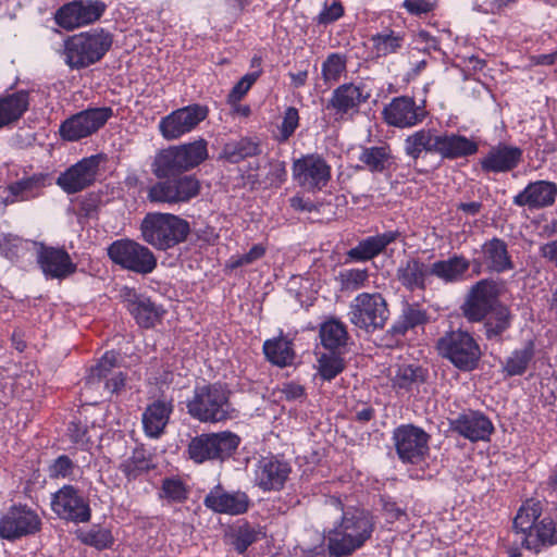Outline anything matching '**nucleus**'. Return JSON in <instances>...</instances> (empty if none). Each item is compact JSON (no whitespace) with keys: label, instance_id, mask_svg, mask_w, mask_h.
Listing matches in <instances>:
<instances>
[{"label":"nucleus","instance_id":"nucleus-19","mask_svg":"<svg viewBox=\"0 0 557 557\" xmlns=\"http://www.w3.org/2000/svg\"><path fill=\"white\" fill-rule=\"evenodd\" d=\"M100 156L84 158L62 172L57 185L66 194H76L89 187L96 181Z\"/></svg>","mask_w":557,"mask_h":557},{"label":"nucleus","instance_id":"nucleus-61","mask_svg":"<svg viewBox=\"0 0 557 557\" xmlns=\"http://www.w3.org/2000/svg\"><path fill=\"white\" fill-rule=\"evenodd\" d=\"M344 14V9L341 2L334 1L331 5H325L318 15L320 24H330L337 21Z\"/></svg>","mask_w":557,"mask_h":557},{"label":"nucleus","instance_id":"nucleus-43","mask_svg":"<svg viewBox=\"0 0 557 557\" xmlns=\"http://www.w3.org/2000/svg\"><path fill=\"white\" fill-rule=\"evenodd\" d=\"M534 357V346L529 342L525 346L515 349L506 359L503 371L508 376L522 375Z\"/></svg>","mask_w":557,"mask_h":557},{"label":"nucleus","instance_id":"nucleus-50","mask_svg":"<svg viewBox=\"0 0 557 557\" xmlns=\"http://www.w3.org/2000/svg\"><path fill=\"white\" fill-rule=\"evenodd\" d=\"M151 460L147 457L144 449H135L133 455L123 461L121 470L128 478H136L138 474L149 470Z\"/></svg>","mask_w":557,"mask_h":557},{"label":"nucleus","instance_id":"nucleus-32","mask_svg":"<svg viewBox=\"0 0 557 557\" xmlns=\"http://www.w3.org/2000/svg\"><path fill=\"white\" fill-rule=\"evenodd\" d=\"M173 405L166 400H156L149 405L143 413V425L147 436L159 437L166 426Z\"/></svg>","mask_w":557,"mask_h":557},{"label":"nucleus","instance_id":"nucleus-34","mask_svg":"<svg viewBox=\"0 0 557 557\" xmlns=\"http://www.w3.org/2000/svg\"><path fill=\"white\" fill-rule=\"evenodd\" d=\"M398 235V232L388 231L374 236H369L359 242L356 247L351 248L347 252V256L356 261L370 260L381 253L391 243L395 242Z\"/></svg>","mask_w":557,"mask_h":557},{"label":"nucleus","instance_id":"nucleus-42","mask_svg":"<svg viewBox=\"0 0 557 557\" xmlns=\"http://www.w3.org/2000/svg\"><path fill=\"white\" fill-rule=\"evenodd\" d=\"M263 351L267 359L278 367L290 364L294 359L292 343L284 337L265 341Z\"/></svg>","mask_w":557,"mask_h":557},{"label":"nucleus","instance_id":"nucleus-5","mask_svg":"<svg viewBox=\"0 0 557 557\" xmlns=\"http://www.w3.org/2000/svg\"><path fill=\"white\" fill-rule=\"evenodd\" d=\"M208 158V143L200 138L193 143L171 147L158 154L153 173L169 177L196 168Z\"/></svg>","mask_w":557,"mask_h":557},{"label":"nucleus","instance_id":"nucleus-2","mask_svg":"<svg viewBox=\"0 0 557 557\" xmlns=\"http://www.w3.org/2000/svg\"><path fill=\"white\" fill-rule=\"evenodd\" d=\"M186 408L191 418L202 423H220L235 417L230 392L219 384L196 387Z\"/></svg>","mask_w":557,"mask_h":557},{"label":"nucleus","instance_id":"nucleus-14","mask_svg":"<svg viewBox=\"0 0 557 557\" xmlns=\"http://www.w3.org/2000/svg\"><path fill=\"white\" fill-rule=\"evenodd\" d=\"M112 115V109L107 107L78 112L61 124V137L69 141H76L88 137L102 127Z\"/></svg>","mask_w":557,"mask_h":557},{"label":"nucleus","instance_id":"nucleus-25","mask_svg":"<svg viewBox=\"0 0 557 557\" xmlns=\"http://www.w3.org/2000/svg\"><path fill=\"white\" fill-rule=\"evenodd\" d=\"M557 185L549 181H535L528 184L523 190L513 197L512 202L518 207L531 210L549 207L555 202Z\"/></svg>","mask_w":557,"mask_h":557},{"label":"nucleus","instance_id":"nucleus-52","mask_svg":"<svg viewBox=\"0 0 557 557\" xmlns=\"http://www.w3.org/2000/svg\"><path fill=\"white\" fill-rule=\"evenodd\" d=\"M79 540L86 544L96 547L97 549H104L113 543V536L108 529L91 528L89 531L81 532Z\"/></svg>","mask_w":557,"mask_h":557},{"label":"nucleus","instance_id":"nucleus-40","mask_svg":"<svg viewBox=\"0 0 557 557\" xmlns=\"http://www.w3.org/2000/svg\"><path fill=\"white\" fill-rule=\"evenodd\" d=\"M541 513V502L535 499H528L518 510L513 520V528L516 529V534L522 546L524 534L531 531L534 532V527L536 525L535 521L540 518Z\"/></svg>","mask_w":557,"mask_h":557},{"label":"nucleus","instance_id":"nucleus-27","mask_svg":"<svg viewBox=\"0 0 557 557\" xmlns=\"http://www.w3.org/2000/svg\"><path fill=\"white\" fill-rule=\"evenodd\" d=\"M458 434L472 442L488 440L494 426L491 420L479 411H467L450 421Z\"/></svg>","mask_w":557,"mask_h":557},{"label":"nucleus","instance_id":"nucleus-3","mask_svg":"<svg viewBox=\"0 0 557 557\" xmlns=\"http://www.w3.org/2000/svg\"><path fill=\"white\" fill-rule=\"evenodd\" d=\"M112 42V35L103 28L73 35L64 42L65 63L71 69L87 67L101 60Z\"/></svg>","mask_w":557,"mask_h":557},{"label":"nucleus","instance_id":"nucleus-30","mask_svg":"<svg viewBox=\"0 0 557 557\" xmlns=\"http://www.w3.org/2000/svg\"><path fill=\"white\" fill-rule=\"evenodd\" d=\"M440 132L426 127L409 134L404 140L405 153L413 160L423 154H437Z\"/></svg>","mask_w":557,"mask_h":557},{"label":"nucleus","instance_id":"nucleus-26","mask_svg":"<svg viewBox=\"0 0 557 557\" xmlns=\"http://www.w3.org/2000/svg\"><path fill=\"white\" fill-rule=\"evenodd\" d=\"M37 261L47 278L62 280L76 271V264L63 249L44 247L38 252Z\"/></svg>","mask_w":557,"mask_h":557},{"label":"nucleus","instance_id":"nucleus-44","mask_svg":"<svg viewBox=\"0 0 557 557\" xmlns=\"http://www.w3.org/2000/svg\"><path fill=\"white\" fill-rule=\"evenodd\" d=\"M320 338L322 345L329 350H335L344 346L347 341L346 327L343 323L330 320L321 325Z\"/></svg>","mask_w":557,"mask_h":557},{"label":"nucleus","instance_id":"nucleus-51","mask_svg":"<svg viewBox=\"0 0 557 557\" xmlns=\"http://www.w3.org/2000/svg\"><path fill=\"white\" fill-rule=\"evenodd\" d=\"M260 535L259 530L249 524H244L232 533V544L239 554H243L251 544L258 541Z\"/></svg>","mask_w":557,"mask_h":557},{"label":"nucleus","instance_id":"nucleus-36","mask_svg":"<svg viewBox=\"0 0 557 557\" xmlns=\"http://www.w3.org/2000/svg\"><path fill=\"white\" fill-rule=\"evenodd\" d=\"M470 268V261L462 256L455 255L446 260L431 263L432 276L444 283H456L465 278Z\"/></svg>","mask_w":557,"mask_h":557},{"label":"nucleus","instance_id":"nucleus-47","mask_svg":"<svg viewBox=\"0 0 557 557\" xmlns=\"http://www.w3.org/2000/svg\"><path fill=\"white\" fill-rule=\"evenodd\" d=\"M258 152V146L246 139L230 141L224 145L222 149V158L231 163H237L248 157L255 156Z\"/></svg>","mask_w":557,"mask_h":557},{"label":"nucleus","instance_id":"nucleus-64","mask_svg":"<svg viewBox=\"0 0 557 557\" xmlns=\"http://www.w3.org/2000/svg\"><path fill=\"white\" fill-rule=\"evenodd\" d=\"M281 394L286 400H297L304 397L305 389L299 384L284 383L281 387Z\"/></svg>","mask_w":557,"mask_h":557},{"label":"nucleus","instance_id":"nucleus-53","mask_svg":"<svg viewBox=\"0 0 557 557\" xmlns=\"http://www.w3.org/2000/svg\"><path fill=\"white\" fill-rule=\"evenodd\" d=\"M338 276L343 289L357 290L366 286L369 273L367 269H346Z\"/></svg>","mask_w":557,"mask_h":557},{"label":"nucleus","instance_id":"nucleus-10","mask_svg":"<svg viewBox=\"0 0 557 557\" xmlns=\"http://www.w3.org/2000/svg\"><path fill=\"white\" fill-rule=\"evenodd\" d=\"M209 110L202 104H189L163 116L158 125L161 136L175 140L193 132L208 116Z\"/></svg>","mask_w":557,"mask_h":557},{"label":"nucleus","instance_id":"nucleus-28","mask_svg":"<svg viewBox=\"0 0 557 557\" xmlns=\"http://www.w3.org/2000/svg\"><path fill=\"white\" fill-rule=\"evenodd\" d=\"M121 296L140 326L151 327L159 320L160 310L148 298L138 296L134 289L128 287L121 289Z\"/></svg>","mask_w":557,"mask_h":557},{"label":"nucleus","instance_id":"nucleus-17","mask_svg":"<svg viewBox=\"0 0 557 557\" xmlns=\"http://www.w3.org/2000/svg\"><path fill=\"white\" fill-rule=\"evenodd\" d=\"M51 509L59 518L75 523L88 522L91 517L88 502L72 485H64L52 495Z\"/></svg>","mask_w":557,"mask_h":557},{"label":"nucleus","instance_id":"nucleus-23","mask_svg":"<svg viewBox=\"0 0 557 557\" xmlns=\"http://www.w3.org/2000/svg\"><path fill=\"white\" fill-rule=\"evenodd\" d=\"M290 466L276 457H262L255 467V483L263 491L281 490L289 476Z\"/></svg>","mask_w":557,"mask_h":557},{"label":"nucleus","instance_id":"nucleus-7","mask_svg":"<svg viewBox=\"0 0 557 557\" xmlns=\"http://www.w3.org/2000/svg\"><path fill=\"white\" fill-rule=\"evenodd\" d=\"M387 304L379 293H361L349 305L348 319L367 332L383 329L388 319Z\"/></svg>","mask_w":557,"mask_h":557},{"label":"nucleus","instance_id":"nucleus-38","mask_svg":"<svg viewBox=\"0 0 557 557\" xmlns=\"http://www.w3.org/2000/svg\"><path fill=\"white\" fill-rule=\"evenodd\" d=\"M557 544V521L550 517H544L531 531L523 536V547L539 552L542 546Z\"/></svg>","mask_w":557,"mask_h":557},{"label":"nucleus","instance_id":"nucleus-1","mask_svg":"<svg viewBox=\"0 0 557 557\" xmlns=\"http://www.w3.org/2000/svg\"><path fill=\"white\" fill-rule=\"evenodd\" d=\"M373 529V518L367 510L354 508L344 511L341 523L329 533L330 554L335 557L352 554L371 537Z\"/></svg>","mask_w":557,"mask_h":557},{"label":"nucleus","instance_id":"nucleus-56","mask_svg":"<svg viewBox=\"0 0 557 557\" xmlns=\"http://www.w3.org/2000/svg\"><path fill=\"white\" fill-rule=\"evenodd\" d=\"M344 369L343 360L334 354H324L319 359V373L324 380L331 381Z\"/></svg>","mask_w":557,"mask_h":557},{"label":"nucleus","instance_id":"nucleus-20","mask_svg":"<svg viewBox=\"0 0 557 557\" xmlns=\"http://www.w3.org/2000/svg\"><path fill=\"white\" fill-rule=\"evenodd\" d=\"M370 94L364 87L355 84H343L332 92L326 110L331 111L335 120L351 119L359 112L360 106L366 102Z\"/></svg>","mask_w":557,"mask_h":557},{"label":"nucleus","instance_id":"nucleus-35","mask_svg":"<svg viewBox=\"0 0 557 557\" xmlns=\"http://www.w3.org/2000/svg\"><path fill=\"white\" fill-rule=\"evenodd\" d=\"M398 280L409 289L424 288L432 277L431 263L409 259L397 270Z\"/></svg>","mask_w":557,"mask_h":557},{"label":"nucleus","instance_id":"nucleus-45","mask_svg":"<svg viewBox=\"0 0 557 557\" xmlns=\"http://www.w3.org/2000/svg\"><path fill=\"white\" fill-rule=\"evenodd\" d=\"M404 44V36L400 33L385 29L372 36L373 51L376 57H386L396 53Z\"/></svg>","mask_w":557,"mask_h":557},{"label":"nucleus","instance_id":"nucleus-31","mask_svg":"<svg viewBox=\"0 0 557 557\" xmlns=\"http://www.w3.org/2000/svg\"><path fill=\"white\" fill-rule=\"evenodd\" d=\"M481 252L483 260H474V263L478 264L479 268L484 264L487 269L497 273L512 269V262L504 240L494 237L485 242L481 247Z\"/></svg>","mask_w":557,"mask_h":557},{"label":"nucleus","instance_id":"nucleus-59","mask_svg":"<svg viewBox=\"0 0 557 557\" xmlns=\"http://www.w3.org/2000/svg\"><path fill=\"white\" fill-rule=\"evenodd\" d=\"M298 124H299L298 110L294 107H288L284 112L283 122H282L281 129H280L282 139L283 140L288 139L294 134L296 128L298 127Z\"/></svg>","mask_w":557,"mask_h":557},{"label":"nucleus","instance_id":"nucleus-54","mask_svg":"<svg viewBox=\"0 0 557 557\" xmlns=\"http://www.w3.org/2000/svg\"><path fill=\"white\" fill-rule=\"evenodd\" d=\"M166 180L160 181L152 185L147 194L148 199L151 202H160V203H175V196L170 182V176L165 177Z\"/></svg>","mask_w":557,"mask_h":557},{"label":"nucleus","instance_id":"nucleus-48","mask_svg":"<svg viewBox=\"0 0 557 557\" xmlns=\"http://www.w3.org/2000/svg\"><path fill=\"white\" fill-rule=\"evenodd\" d=\"M171 187L176 194L175 203L186 202L199 193V182L190 175L170 178Z\"/></svg>","mask_w":557,"mask_h":557},{"label":"nucleus","instance_id":"nucleus-63","mask_svg":"<svg viewBox=\"0 0 557 557\" xmlns=\"http://www.w3.org/2000/svg\"><path fill=\"white\" fill-rule=\"evenodd\" d=\"M404 5L412 14L429 13L434 9L431 0H405Z\"/></svg>","mask_w":557,"mask_h":557},{"label":"nucleus","instance_id":"nucleus-24","mask_svg":"<svg viewBox=\"0 0 557 557\" xmlns=\"http://www.w3.org/2000/svg\"><path fill=\"white\" fill-rule=\"evenodd\" d=\"M203 504L214 512L237 516L247 511L249 498L244 492H227L216 485L206 495Z\"/></svg>","mask_w":557,"mask_h":557},{"label":"nucleus","instance_id":"nucleus-46","mask_svg":"<svg viewBox=\"0 0 557 557\" xmlns=\"http://www.w3.org/2000/svg\"><path fill=\"white\" fill-rule=\"evenodd\" d=\"M391 159V150L387 146H375L363 148L359 160L372 172L384 171Z\"/></svg>","mask_w":557,"mask_h":557},{"label":"nucleus","instance_id":"nucleus-62","mask_svg":"<svg viewBox=\"0 0 557 557\" xmlns=\"http://www.w3.org/2000/svg\"><path fill=\"white\" fill-rule=\"evenodd\" d=\"M403 319L405 329H408L423 324L426 320V317L422 310L418 308L408 307L407 309L404 310Z\"/></svg>","mask_w":557,"mask_h":557},{"label":"nucleus","instance_id":"nucleus-57","mask_svg":"<svg viewBox=\"0 0 557 557\" xmlns=\"http://www.w3.org/2000/svg\"><path fill=\"white\" fill-rule=\"evenodd\" d=\"M260 76V71L248 73L240 78V81L232 88L228 94L227 100L230 104H236L248 92L251 86Z\"/></svg>","mask_w":557,"mask_h":557},{"label":"nucleus","instance_id":"nucleus-21","mask_svg":"<svg viewBox=\"0 0 557 557\" xmlns=\"http://www.w3.org/2000/svg\"><path fill=\"white\" fill-rule=\"evenodd\" d=\"M40 524L36 512L25 506H13L0 518V537L11 541L33 534Z\"/></svg>","mask_w":557,"mask_h":557},{"label":"nucleus","instance_id":"nucleus-16","mask_svg":"<svg viewBox=\"0 0 557 557\" xmlns=\"http://www.w3.org/2000/svg\"><path fill=\"white\" fill-rule=\"evenodd\" d=\"M393 440L399 459L404 462L419 463L429 453V435L411 424L395 429Z\"/></svg>","mask_w":557,"mask_h":557},{"label":"nucleus","instance_id":"nucleus-11","mask_svg":"<svg viewBox=\"0 0 557 557\" xmlns=\"http://www.w3.org/2000/svg\"><path fill=\"white\" fill-rule=\"evenodd\" d=\"M294 181L305 190H322L331 180V166L318 153H309L294 160L292 165Z\"/></svg>","mask_w":557,"mask_h":557},{"label":"nucleus","instance_id":"nucleus-4","mask_svg":"<svg viewBox=\"0 0 557 557\" xmlns=\"http://www.w3.org/2000/svg\"><path fill=\"white\" fill-rule=\"evenodd\" d=\"M146 243L159 250H166L183 243L189 234V224L184 219L161 212L146 214L140 225Z\"/></svg>","mask_w":557,"mask_h":557},{"label":"nucleus","instance_id":"nucleus-49","mask_svg":"<svg viewBox=\"0 0 557 557\" xmlns=\"http://www.w3.org/2000/svg\"><path fill=\"white\" fill-rule=\"evenodd\" d=\"M346 72V58L341 53H331L322 63V77L326 84L339 81Z\"/></svg>","mask_w":557,"mask_h":557},{"label":"nucleus","instance_id":"nucleus-9","mask_svg":"<svg viewBox=\"0 0 557 557\" xmlns=\"http://www.w3.org/2000/svg\"><path fill=\"white\" fill-rule=\"evenodd\" d=\"M108 255L115 264L140 274L151 273L157 267L151 250L131 239L113 242L108 248Z\"/></svg>","mask_w":557,"mask_h":557},{"label":"nucleus","instance_id":"nucleus-37","mask_svg":"<svg viewBox=\"0 0 557 557\" xmlns=\"http://www.w3.org/2000/svg\"><path fill=\"white\" fill-rule=\"evenodd\" d=\"M29 107V94L18 90L0 98V128L18 121Z\"/></svg>","mask_w":557,"mask_h":557},{"label":"nucleus","instance_id":"nucleus-15","mask_svg":"<svg viewBox=\"0 0 557 557\" xmlns=\"http://www.w3.org/2000/svg\"><path fill=\"white\" fill-rule=\"evenodd\" d=\"M106 8L107 5L99 0L72 1L58 9L54 20L60 27L73 30L98 21Z\"/></svg>","mask_w":557,"mask_h":557},{"label":"nucleus","instance_id":"nucleus-13","mask_svg":"<svg viewBox=\"0 0 557 557\" xmlns=\"http://www.w3.org/2000/svg\"><path fill=\"white\" fill-rule=\"evenodd\" d=\"M499 286L493 280H481L469 290L461 312L469 322H482L498 304Z\"/></svg>","mask_w":557,"mask_h":557},{"label":"nucleus","instance_id":"nucleus-58","mask_svg":"<svg viewBox=\"0 0 557 557\" xmlns=\"http://www.w3.org/2000/svg\"><path fill=\"white\" fill-rule=\"evenodd\" d=\"M163 496L172 502L187 498V490L180 479H165L162 484Z\"/></svg>","mask_w":557,"mask_h":557},{"label":"nucleus","instance_id":"nucleus-22","mask_svg":"<svg viewBox=\"0 0 557 557\" xmlns=\"http://www.w3.org/2000/svg\"><path fill=\"white\" fill-rule=\"evenodd\" d=\"M383 116L388 125L409 128L424 121L426 110L410 97L394 98L383 110Z\"/></svg>","mask_w":557,"mask_h":557},{"label":"nucleus","instance_id":"nucleus-29","mask_svg":"<svg viewBox=\"0 0 557 557\" xmlns=\"http://www.w3.org/2000/svg\"><path fill=\"white\" fill-rule=\"evenodd\" d=\"M521 156L522 151L517 147L498 145L493 147L480 163L485 172H508L519 164Z\"/></svg>","mask_w":557,"mask_h":557},{"label":"nucleus","instance_id":"nucleus-33","mask_svg":"<svg viewBox=\"0 0 557 557\" xmlns=\"http://www.w3.org/2000/svg\"><path fill=\"white\" fill-rule=\"evenodd\" d=\"M478 149V144L466 136L440 133L437 154L443 159L465 158L474 154Z\"/></svg>","mask_w":557,"mask_h":557},{"label":"nucleus","instance_id":"nucleus-55","mask_svg":"<svg viewBox=\"0 0 557 557\" xmlns=\"http://www.w3.org/2000/svg\"><path fill=\"white\" fill-rule=\"evenodd\" d=\"M265 250V247L261 244L253 245L248 252L232 256L226 262V268L234 270L252 264L264 256Z\"/></svg>","mask_w":557,"mask_h":557},{"label":"nucleus","instance_id":"nucleus-60","mask_svg":"<svg viewBox=\"0 0 557 557\" xmlns=\"http://www.w3.org/2000/svg\"><path fill=\"white\" fill-rule=\"evenodd\" d=\"M74 465L67 456L58 457L49 467V475L54 479L69 478L72 475Z\"/></svg>","mask_w":557,"mask_h":557},{"label":"nucleus","instance_id":"nucleus-8","mask_svg":"<svg viewBox=\"0 0 557 557\" xmlns=\"http://www.w3.org/2000/svg\"><path fill=\"white\" fill-rule=\"evenodd\" d=\"M239 443L240 438L230 431L201 434L190 441L188 455L197 463L213 459L223 460L237 449Z\"/></svg>","mask_w":557,"mask_h":557},{"label":"nucleus","instance_id":"nucleus-41","mask_svg":"<svg viewBox=\"0 0 557 557\" xmlns=\"http://www.w3.org/2000/svg\"><path fill=\"white\" fill-rule=\"evenodd\" d=\"M426 371L416 364H403L392 377V386L399 392H409L425 382Z\"/></svg>","mask_w":557,"mask_h":557},{"label":"nucleus","instance_id":"nucleus-18","mask_svg":"<svg viewBox=\"0 0 557 557\" xmlns=\"http://www.w3.org/2000/svg\"><path fill=\"white\" fill-rule=\"evenodd\" d=\"M51 185V175L45 172L24 175L5 187H0V205L9 206L16 202L30 201L42 195V190Z\"/></svg>","mask_w":557,"mask_h":557},{"label":"nucleus","instance_id":"nucleus-6","mask_svg":"<svg viewBox=\"0 0 557 557\" xmlns=\"http://www.w3.org/2000/svg\"><path fill=\"white\" fill-rule=\"evenodd\" d=\"M438 354L449 360L460 371L474 370L481 359V348L467 331L446 332L436 343Z\"/></svg>","mask_w":557,"mask_h":557},{"label":"nucleus","instance_id":"nucleus-39","mask_svg":"<svg viewBox=\"0 0 557 557\" xmlns=\"http://www.w3.org/2000/svg\"><path fill=\"white\" fill-rule=\"evenodd\" d=\"M512 313L510 309L498 302L490 310L484 321V334L487 339L499 338L512 323Z\"/></svg>","mask_w":557,"mask_h":557},{"label":"nucleus","instance_id":"nucleus-12","mask_svg":"<svg viewBox=\"0 0 557 557\" xmlns=\"http://www.w3.org/2000/svg\"><path fill=\"white\" fill-rule=\"evenodd\" d=\"M117 361V355L114 351H107L99 362L91 368L85 384V393L97 392L100 397H106L117 393L125 384V377L122 372H114L113 368Z\"/></svg>","mask_w":557,"mask_h":557}]
</instances>
